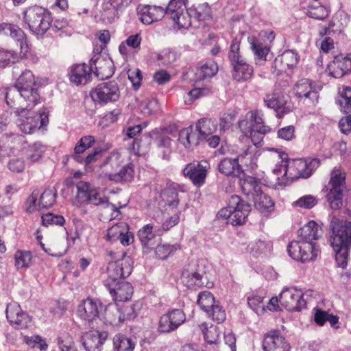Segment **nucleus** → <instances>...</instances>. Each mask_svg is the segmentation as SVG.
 I'll use <instances>...</instances> for the list:
<instances>
[{"label": "nucleus", "instance_id": "1", "mask_svg": "<svg viewBox=\"0 0 351 351\" xmlns=\"http://www.w3.org/2000/svg\"><path fill=\"white\" fill-rule=\"evenodd\" d=\"M330 242L335 252L339 267L345 268L348 264L351 247V221L332 217L330 223Z\"/></svg>", "mask_w": 351, "mask_h": 351}, {"label": "nucleus", "instance_id": "2", "mask_svg": "<svg viewBox=\"0 0 351 351\" xmlns=\"http://www.w3.org/2000/svg\"><path fill=\"white\" fill-rule=\"evenodd\" d=\"M279 158L282 164L279 168L274 169L273 173L276 176L283 173V176L291 181L300 178H309L319 165V160L317 158H300L290 162L285 152H280Z\"/></svg>", "mask_w": 351, "mask_h": 351}, {"label": "nucleus", "instance_id": "3", "mask_svg": "<svg viewBox=\"0 0 351 351\" xmlns=\"http://www.w3.org/2000/svg\"><path fill=\"white\" fill-rule=\"evenodd\" d=\"M23 21L29 29L38 36L44 35L51 27V12L46 8L33 5L23 12Z\"/></svg>", "mask_w": 351, "mask_h": 351}, {"label": "nucleus", "instance_id": "4", "mask_svg": "<svg viewBox=\"0 0 351 351\" xmlns=\"http://www.w3.org/2000/svg\"><path fill=\"white\" fill-rule=\"evenodd\" d=\"M243 192L247 195H251L255 208L261 213L269 212L274 206L271 197L261 191V182L254 177L243 176L240 180Z\"/></svg>", "mask_w": 351, "mask_h": 351}, {"label": "nucleus", "instance_id": "5", "mask_svg": "<svg viewBox=\"0 0 351 351\" xmlns=\"http://www.w3.org/2000/svg\"><path fill=\"white\" fill-rule=\"evenodd\" d=\"M251 206L239 195H232L228 199V206L221 208L217 215L219 219H228L232 226H241L245 221Z\"/></svg>", "mask_w": 351, "mask_h": 351}, {"label": "nucleus", "instance_id": "6", "mask_svg": "<svg viewBox=\"0 0 351 351\" xmlns=\"http://www.w3.org/2000/svg\"><path fill=\"white\" fill-rule=\"evenodd\" d=\"M121 258L108 263L106 274L107 278L104 280L106 287L117 285L119 281L128 277L132 271V259L122 252Z\"/></svg>", "mask_w": 351, "mask_h": 351}, {"label": "nucleus", "instance_id": "7", "mask_svg": "<svg viewBox=\"0 0 351 351\" xmlns=\"http://www.w3.org/2000/svg\"><path fill=\"white\" fill-rule=\"evenodd\" d=\"M252 158V154L247 149L234 158H221L217 165V170L220 173L228 177H239L244 171L243 165H249L248 161L250 162Z\"/></svg>", "mask_w": 351, "mask_h": 351}, {"label": "nucleus", "instance_id": "8", "mask_svg": "<svg viewBox=\"0 0 351 351\" xmlns=\"http://www.w3.org/2000/svg\"><path fill=\"white\" fill-rule=\"evenodd\" d=\"M330 189L326 195L327 202L332 210H339L343 205V191L346 189V176L339 169L331 173Z\"/></svg>", "mask_w": 351, "mask_h": 351}, {"label": "nucleus", "instance_id": "9", "mask_svg": "<svg viewBox=\"0 0 351 351\" xmlns=\"http://www.w3.org/2000/svg\"><path fill=\"white\" fill-rule=\"evenodd\" d=\"M311 291H307L304 293L302 290L296 287H285L279 296L280 303L289 311H300L306 308V300L305 296Z\"/></svg>", "mask_w": 351, "mask_h": 351}, {"label": "nucleus", "instance_id": "10", "mask_svg": "<svg viewBox=\"0 0 351 351\" xmlns=\"http://www.w3.org/2000/svg\"><path fill=\"white\" fill-rule=\"evenodd\" d=\"M289 255L294 260L302 263L314 261L320 252L315 243L293 241L287 246Z\"/></svg>", "mask_w": 351, "mask_h": 351}, {"label": "nucleus", "instance_id": "11", "mask_svg": "<svg viewBox=\"0 0 351 351\" xmlns=\"http://www.w3.org/2000/svg\"><path fill=\"white\" fill-rule=\"evenodd\" d=\"M76 200L80 204H92L95 206L103 205L108 202V198L101 195L97 188L89 182L80 181L76 184Z\"/></svg>", "mask_w": 351, "mask_h": 351}, {"label": "nucleus", "instance_id": "12", "mask_svg": "<svg viewBox=\"0 0 351 351\" xmlns=\"http://www.w3.org/2000/svg\"><path fill=\"white\" fill-rule=\"evenodd\" d=\"M34 75L29 70H25L17 79L15 85L7 89L5 101L10 108H15L14 97H18V92L21 90L28 89L37 86Z\"/></svg>", "mask_w": 351, "mask_h": 351}, {"label": "nucleus", "instance_id": "13", "mask_svg": "<svg viewBox=\"0 0 351 351\" xmlns=\"http://www.w3.org/2000/svg\"><path fill=\"white\" fill-rule=\"evenodd\" d=\"M90 96L95 101L99 104L116 101L120 97L118 84L115 81L100 83L91 91Z\"/></svg>", "mask_w": 351, "mask_h": 351}, {"label": "nucleus", "instance_id": "14", "mask_svg": "<svg viewBox=\"0 0 351 351\" xmlns=\"http://www.w3.org/2000/svg\"><path fill=\"white\" fill-rule=\"evenodd\" d=\"M167 16L173 21L179 29L187 28L191 24V16L180 0H171L167 5Z\"/></svg>", "mask_w": 351, "mask_h": 351}, {"label": "nucleus", "instance_id": "15", "mask_svg": "<svg viewBox=\"0 0 351 351\" xmlns=\"http://www.w3.org/2000/svg\"><path fill=\"white\" fill-rule=\"evenodd\" d=\"M5 313L8 322L16 329L27 328L32 322L31 317L16 303L9 304Z\"/></svg>", "mask_w": 351, "mask_h": 351}, {"label": "nucleus", "instance_id": "16", "mask_svg": "<svg viewBox=\"0 0 351 351\" xmlns=\"http://www.w3.org/2000/svg\"><path fill=\"white\" fill-rule=\"evenodd\" d=\"M293 92L306 105H314L318 101V92L308 79L299 80L293 87Z\"/></svg>", "mask_w": 351, "mask_h": 351}, {"label": "nucleus", "instance_id": "17", "mask_svg": "<svg viewBox=\"0 0 351 351\" xmlns=\"http://www.w3.org/2000/svg\"><path fill=\"white\" fill-rule=\"evenodd\" d=\"M102 308L99 302L88 298L78 305L77 313L82 319L90 322L99 317Z\"/></svg>", "mask_w": 351, "mask_h": 351}, {"label": "nucleus", "instance_id": "18", "mask_svg": "<svg viewBox=\"0 0 351 351\" xmlns=\"http://www.w3.org/2000/svg\"><path fill=\"white\" fill-rule=\"evenodd\" d=\"M327 69L329 75L335 78H340L351 72V53L335 56L328 64Z\"/></svg>", "mask_w": 351, "mask_h": 351}, {"label": "nucleus", "instance_id": "19", "mask_svg": "<svg viewBox=\"0 0 351 351\" xmlns=\"http://www.w3.org/2000/svg\"><path fill=\"white\" fill-rule=\"evenodd\" d=\"M263 349L264 351H289L290 346L279 331L274 330L265 335Z\"/></svg>", "mask_w": 351, "mask_h": 351}, {"label": "nucleus", "instance_id": "20", "mask_svg": "<svg viewBox=\"0 0 351 351\" xmlns=\"http://www.w3.org/2000/svg\"><path fill=\"white\" fill-rule=\"evenodd\" d=\"M136 316L132 307L123 311L117 304L110 306L106 311V319L112 326H120L125 320L134 319Z\"/></svg>", "mask_w": 351, "mask_h": 351}, {"label": "nucleus", "instance_id": "21", "mask_svg": "<svg viewBox=\"0 0 351 351\" xmlns=\"http://www.w3.org/2000/svg\"><path fill=\"white\" fill-rule=\"evenodd\" d=\"M93 72V64L90 66L86 64H77L73 65L69 71L70 81L76 85L85 84L90 81Z\"/></svg>", "mask_w": 351, "mask_h": 351}, {"label": "nucleus", "instance_id": "22", "mask_svg": "<svg viewBox=\"0 0 351 351\" xmlns=\"http://www.w3.org/2000/svg\"><path fill=\"white\" fill-rule=\"evenodd\" d=\"M306 14L314 19L324 20L330 12L327 0H306Z\"/></svg>", "mask_w": 351, "mask_h": 351}, {"label": "nucleus", "instance_id": "23", "mask_svg": "<svg viewBox=\"0 0 351 351\" xmlns=\"http://www.w3.org/2000/svg\"><path fill=\"white\" fill-rule=\"evenodd\" d=\"M90 63L93 64V71L99 80L110 78L114 74L113 62L110 58L97 56L92 58Z\"/></svg>", "mask_w": 351, "mask_h": 351}, {"label": "nucleus", "instance_id": "24", "mask_svg": "<svg viewBox=\"0 0 351 351\" xmlns=\"http://www.w3.org/2000/svg\"><path fill=\"white\" fill-rule=\"evenodd\" d=\"M167 7L165 8L160 6L145 5L139 10L140 19L144 24L149 25L167 16Z\"/></svg>", "mask_w": 351, "mask_h": 351}, {"label": "nucleus", "instance_id": "25", "mask_svg": "<svg viewBox=\"0 0 351 351\" xmlns=\"http://www.w3.org/2000/svg\"><path fill=\"white\" fill-rule=\"evenodd\" d=\"M264 102L268 108L274 109L279 117L288 113L291 110V106L287 103L285 97L278 93L267 95L264 98Z\"/></svg>", "mask_w": 351, "mask_h": 351}, {"label": "nucleus", "instance_id": "26", "mask_svg": "<svg viewBox=\"0 0 351 351\" xmlns=\"http://www.w3.org/2000/svg\"><path fill=\"white\" fill-rule=\"evenodd\" d=\"M239 126L243 134L251 138L255 146H258L263 141L265 134L271 130L269 127H262L259 129L253 128L252 123L247 121H241Z\"/></svg>", "mask_w": 351, "mask_h": 351}, {"label": "nucleus", "instance_id": "27", "mask_svg": "<svg viewBox=\"0 0 351 351\" xmlns=\"http://www.w3.org/2000/svg\"><path fill=\"white\" fill-rule=\"evenodd\" d=\"M107 337L106 332H99L97 330L85 332L82 337V343L86 351H100Z\"/></svg>", "mask_w": 351, "mask_h": 351}, {"label": "nucleus", "instance_id": "28", "mask_svg": "<svg viewBox=\"0 0 351 351\" xmlns=\"http://www.w3.org/2000/svg\"><path fill=\"white\" fill-rule=\"evenodd\" d=\"M182 173L194 185L201 186L205 182L206 169L200 164L189 163L182 170Z\"/></svg>", "mask_w": 351, "mask_h": 351}, {"label": "nucleus", "instance_id": "29", "mask_svg": "<svg viewBox=\"0 0 351 351\" xmlns=\"http://www.w3.org/2000/svg\"><path fill=\"white\" fill-rule=\"evenodd\" d=\"M111 296L115 301L125 302L129 300L133 294V287L130 283L123 280L114 286L107 287Z\"/></svg>", "mask_w": 351, "mask_h": 351}, {"label": "nucleus", "instance_id": "30", "mask_svg": "<svg viewBox=\"0 0 351 351\" xmlns=\"http://www.w3.org/2000/svg\"><path fill=\"white\" fill-rule=\"evenodd\" d=\"M138 236L143 247V254H149L156 245L153 226L150 224L144 226L138 230Z\"/></svg>", "mask_w": 351, "mask_h": 351}, {"label": "nucleus", "instance_id": "31", "mask_svg": "<svg viewBox=\"0 0 351 351\" xmlns=\"http://www.w3.org/2000/svg\"><path fill=\"white\" fill-rule=\"evenodd\" d=\"M16 115L19 117L18 119V125L22 132L25 134H32L38 128L37 121L34 117H26L27 111L25 108H15Z\"/></svg>", "mask_w": 351, "mask_h": 351}, {"label": "nucleus", "instance_id": "32", "mask_svg": "<svg viewBox=\"0 0 351 351\" xmlns=\"http://www.w3.org/2000/svg\"><path fill=\"white\" fill-rule=\"evenodd\" d=\"M322 229L314 221H311L302 227L298 231V235L302 242L313 243L322 235Z\"/></svg>", "mask_w": 351, "mask_h": 351}, {"label": "nucleus", "instance_id": "33", "mask_svg": "<svg viewBox=\"0 0 351 351\" xmlns=\"http://www.w3.org/2000/svg\"><path fill=\"white\" fill-rule=\"evenodd\" d=\"M1 34L10 36L19 43L21 49L24 46H27L26 36L24 32L15 25L1 23Z\"/></svg>", "mask_w": 351, "mask_h": 351}, {"label": "nucleus", "instance_id": "34", "mask_svg": "<svg viewBox=\"0 0 351 351\" xmlns=\"http://www.w3.org/2000/svg\"><path fill=\"white\" fill-rule=\"evenodd\" d=\"M228 58L232 69L247 63L246 59L241 54L240 41L235 38L230 45Z\"/></svg>", "mask_w": 351, "mask_h": 351}, {"label": "nucleus", "instance_id": "35", "mask_svg": "<svg viewBox=\"0 0 351 351\" xmlns=\"http://www.w3.org/2000/svg\"><path fill=\"white\" fill-rule=\"evenodd\" d=\"M134 165L128 163L123 165L117 172L109 174V179L116 182H128L134 178Z\"/></svg>", "mask_w": 351, "mask_h": 351}, {"label": "nucleus", "instance_id": "36", "mask_svg": "<svg viewBox=\"0 0 351 351\" xmlns=\"http://www.w3.org/2000/svg\"><path fill=\"white\" fill-rule=\"evenodd\" d=\"M95 139L93 136L88 135L82 136L74 147V152L71 158L77 162H82L81 154L90 148L95 143Z\"/></svg>", "mask_w": 351, "mask_h": 351}, {"label": "nucleus", "instance_id": "37", "mask_svg": "<svg viewBox=\"0 0 351 351\" xmlns=\"http://www.w3.org/2000/svg\"><path fill=\"white\" fill-rule=\"evenodd\" d=\"M217 128L216 119L204 118L198 121L196 129L199 133V138L204 139L214 133Z\"/></svg>", "mask_w": 351, "mask_h": 351}, {"label": "nucleus", "instance_id": "38", "mask_svg": "<svg viewBox=\"0 0 351 351\" xmlns=\"http://www.w3.org/2000/svg\"><path fill=\"white\" fill-rule=\"evenodd\" d=\"M349 18L347 14L343 12L336 13L331 19L328 27L326 29V33H341L344 27L348 25Z\"/></svg>", "mask_w": 351, "mask_h": 351}, {"label": "nucleus", "instance_id": "39", "mask_svg": "<svg viewBox=\"0 0 351 351\" xmlns=\"http://www.w3.org/2000/svg\"><path fill=\"white\" fill-rule=\"evenodd\" d=\"M38 86L19 90L18 96H20L26 102L24 108L32 109L40 101V94L38 92Z\"/></svg>", "mask_w": 351, "mask_h": 351}, {"label": "nucleus", "instance_id": "40", "mask_svg": "<svg viewBox=\"0 0 351 351\" xmlns=\"http://www.w3.org/2000/svg\"><path fill=\"white\" fill-rule=\"evenodd\" d=\"M160 196L165 204L171 208L177 207L179 203L178 185L171 184L167 186L162 191Z\"/></svg>", "mask_w": 351, "mask_h": 351}, {"label": "nucleus", "instance_id": "41", "mask_svg": "<svg viewBox=\"0 0 351 351\" xmlns=\"http://www.w3.org/2000/svg\"><path fill=\"white\" fill-rule=\"evenodd\" d=\"M217 71L218 66L217 63L213 60H208L197 69L195 75L197 80H203L213 77Z\"/></svg>", "mask_w": 351, "mask_h": 351}, {"label": "nucleus", "instance_id": "42", "mask_svg": "<svg viewBox=\"0 0 351 351\" xmlns=\"http://www.w3.org/2000/svg\"><path fill=\"white\" fill-rule=\"evenodd\" d=\"M114 351H133L135 342L122 334H117L112 339Z\"/></svg>", "mask_w": 351, "mask_h": 351}, {"label": "nucleus", "instance_id": "43", "mask_svg": "<svg viewBox=\"0 0 351 351\" xmlns=\"http://www.w3.org/2000/svg\"><path fill=\"white\" fill-rule=\"evenodd\" d=\"M272 247V243L269 241L258 239L251 242L247 247L249 252L254 256H259L269 252Z\"/></svg>", "mask_w": 351, "mask_h": 351}, {"label": "nucleus", "instance_id": "44", "mask_svg": "<svg viewBox=\"0 0 351 351\" xmlns=\"http://www.w3.org/2000/svg\"><path fill=\"white\" fill-rule=\"evenodd\" d=\"M232 78L239 82H244L250 80L254 74V68L248 63L232 69Z\"/></svg>", "mask_w": 351, "mask_h": 351}, {"label": "nucleus", "instance_id": "45", "mask_svg": "<svg viewBox=\"0 0 351 351\" xmlns=\"http://www.w3.org/2000/svg\"><path fill=\"white\" fill-rule=\"evenodd\" d=\"M339 99L338 102L341 110L345 114L351 113V87L343 86L342 90L339 91Z\"/></svg>", "mask_w": 351, "mask_h": 351}, {"label": "nucleus", "instance_id": "46", "mask_svg": "<svg viewBox=\"0 0 351 351\" xmlns=\"http://www.w3.org/2000/svg\"><path fill=\"white\" fill-rule=\"evenodd\" d=\"M200 327L204 335V338L208 343L213 344L217 343L220 334L218 327L213 324H210L208 326L206 323H203Z\"/></svg>", "mask_w": 351, "mask_h": 351}, {"label": "nucleus", "instance_id": "47", "mask_svg": "<svg viewBox=\"0 0 351 351\" xmlns=\"http://www.w3.org/2000/svg\"><path fill=\"white\" fill-rule=\"evenodd\" d=\"M155 248V254L159 259L165 260L180 248L179 244H160Z\"/></svg>", "mask_w": 351, "mask_h": 351}, {"label": "nucleus", "instance_id": "48", "mask_svg": "<svg viewBox=\"0 0 351 351\" xmlns=\"http://www.w3.org/2000/svg\"><path fill=\"white\" fill-rule=\"evenodd\" d=\"M203 277L202 274L196 271L187 274H183L182 282L189 289L195 287H200L204 285Z\"/></svg>", "mask_w": 351, "mask_h": 351}, {"label": "nucleus", "instance_id": "49", "mask_svg": "<svg viewBox=\"0 0 351 351\" xmlns=\"http://www.w3.org/2000/svg\"><path fill=\"white\" fill-rule=\"evenodd\" d=\"M208 317L217 323H222L226 319V313L223 307L220 305L219 302H216L206 312Z\"/></svg>", "mask_w": 351, "mask_h": 351}, {"label": "nucleus", "instance_id": "50", "mask_svg": "<svg viewBox=\"0 0 351 351\" xmlns=\"http://www.w3.org/2000/svg\"><path fill=\"white\" fill-rule=\"evenodd\" d=\"M217 302L209 291H202L198 294L197 304L205 313Z\"/></svg>", "mask_w": 351, "mask_h": 351}, {"label": "nucleus", "instance_id": "51", "mask_svg": "<svg viewBox=\"0 0 351 351\" xmlns=\"http://www.w3.org/2000/svg\"><path fill=\"white\" fill-rule=\"evenodd\" d=\"M178 141L186 147L189 148L192 145L198 144V141L195 134L190 128L182 129L179 132Z\"/></svg>", "mask_w": 351, "mask_h": 351}, {"label": "nucleus", "instance_id": "52", "mask_svg": "<svg viewBox=\"0 0 351 351\" xmlns=\"http://www.w3.org/2000/svg\"><path fill=\"white\" fill-rule=\"evenodd\" d=\"M250 46L254 55L259 60L265 61L266 57L269 53V48L263 46L262 43H259L255 38H250Z\"/></svg>", "mask_w": 351, "mask_h": 351}, {"label": "nucleus", "instance_id": "53", "mask_svg": "<svg viewBox=\"0 0 351 351\" xmlns=\"http://www.w3.org/2000/svg\"><path fill=\"white\" fill-rule=\"evenodd\" d=\"M127 226L126 223L120 222L108 228L107 231V240L110 242L118 241L123 232L127 230Z\"/></svg>", "mask_w": 351, "mask_h": 351}, {"label": "nucleus", "instance_id": "54", "mask_svg": "<svg viewBox=\"0 0 351 351\" xmlns=\"http://www.w3.org/2000/svg\"><path fill=\"white\" fill-rule=\"evenodd\" d=\"M45 151V146L40 142H35L29 145L27 151V158L32 162L38 161Z\"/></svg>", "mask_w": 351, "mask_h": 351}, {"label": "nucleus", "instance_id": "55", "mask_svg": "<svg viewBox=\"0 0 351 351\" xmlns=\"http://www.w3.org/2000/svg\"><path fill=\"white\" fill-rule=\"evenodd\" d=\"M56 191L55 189H47L40 197L39 207L49 208L53 205L56 198Z\"/></svg>", "mask_w": 351, "mask_h": 351}, {"label": "nucleus", "instance_id": "56", "mask_svg": "<svg viewBox=\"0 0 351 351\" xmlns=\"http://www.w3.org/2000/svg\"><path fill=\"white\" fill-rule=\"evenodd\" d=\"M32 258V254L29 251L18 250L14 254L15 265L18 269L28 267Z\"/></svg>", "mask_w": 351, "mask_h": 351}, {"label": "nucleus", "instance_id": "57", "mask_svg": "<svg viewBox=\"0 0 351 351\" xmlns=\"http://www.w3.org/2000/svg\"><path fill=\"white\" fill-rule=\"evenodd\" d=\"M318 202L317 199L312 195H304L296 201L293 202L292 205L294 207H298L304 209H311L313 208Z\"/></svg>", "mask_w": 351, "mask_h": 351}, {"label": "nucleus", "instance_id": "58", "mask_svg": "<svg viewBox=\"0 0 351 351\" xmlns=\"http://www.w3.org/2000/svg\"><path fill=\"white\" fill-rule=\"evenodd\" d=\"M59 351H77L72 337L63 334L58 339Z\"/></svg>", "mask_w": 351, "mask_h": 351}, {"label": "nucleus", "instance_id": "59", "mask_svg": "<svg viewBox=\"0 0 351 351\" xmlns=\"http://www.w3.org/2000/svg\"><path fill=\"white\" fill-rule=\"evenodd\" d=\"M176 329V324H174V322L171 320L167 313L160 317L158 324L160 332L170 333Z\"/></svg>", "mask_w": 351, "mask_h": 351}, {"label": "nucleus", "instance_id": "60", "mask_svg": "<svg viewBox=\"0 0 351 351\" xmlns=\"http://www.w3.org/2000/svg\"><path fill=\"white\" fill-rule=\"evenodd\" d=\"M210 94V89L208 87L195 88L189 91L185 98L184 102L191 104L194 100Z\"/></svg>", "mask_w": 351, "mask_h": 351}, {"label": "nucleus", "instance_id": "61", "mask_svg": "<svg viewBox=\"0 0 351 351\" xmlns=\"http://www.w3.org/2000/svg\"><path fill=\"white\" fill-rule=\"evenodd\" d=\"M17 54L10 50L0 49V67L5 68L15 62Z\"/></svg>", "mask_w": 351, "mask_h": 351}, {"label": "nucleus", "instance_id": "62", "mask_svg": "<svg viewBox=\"0 0 351 351\" xmlns=\"http://www.w3.org/2000/svg\"><path fill=\"white\" fill-rule=\"evenodd\" d=\"M247 116H250L249 119H244L243 121H247L252 123L253 128L259 129L262 127H268L263 125V114L261 110L251 111L247 114Z\"/></svg>", "mask_w": 351, "mask_h": 351}, {"label": "nucleus", "instance_id": "63", "mask_svg": "<svg viewBox=\"0 0 351 351\" xmlns=\"http://www.w3.org/2000/svg\"><path fill=\"white\" fill-rule=\"evenodd\" d=\"M24 341L31 348H37L40 350H45L48 347L45 341L38 335L25 336Z\"/></svg>", "mask_w": 351, "mask_h": 351}, {"label": "nucleus", "instance_id": "64", "mask_svg": "<svg viewBox=\"0 0 351 351\" xmlns=\"http://www.w3.org/2000/svg\"><path fill=\"white\" fill-rule=\"evenodd\" d=\"M284 64L287 69H290L295 66L298 61V56L292 50H287L280 55Z\"/></svg>", "mask_w": 351, "mask_h": 351}]
</instances>
